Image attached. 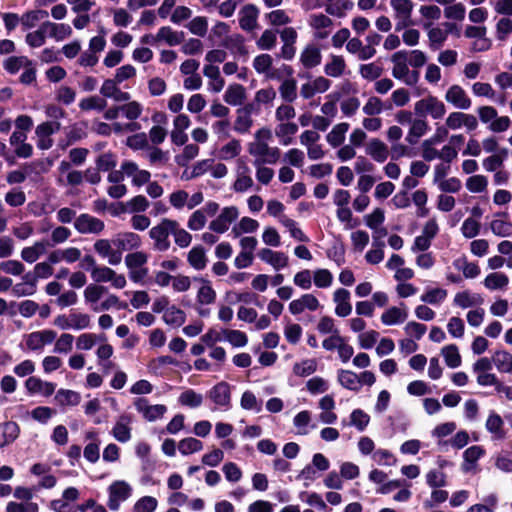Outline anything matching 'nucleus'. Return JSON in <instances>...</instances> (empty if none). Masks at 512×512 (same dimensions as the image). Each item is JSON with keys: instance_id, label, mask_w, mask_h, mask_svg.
Returning a JSON list of instances; mask_svg holds the SVG:
<instances>
[{"instance_id": "nucleus-27", "label": "nucleus", "mask_w": 512, "mask_h": 512, "mask_svg": "<svg viewBox=\"0 0 512 512\" xmlns=\"http://www.w3.org/2000/svg\"><path fill=\"white\" fill-rule=\"evenodd\" d=\"M200 283L197 291L196 300L200 305H210L216 300V291L213 289L211 282L204 278H194Z\"/></svg>"}, {"instance_id": "nucleus-61", "label": "nucleus", "mask_w": 512, "mask_h": 512, "mask_svg": "<svg viewBox=\"0 0 512 512\" xmlns=\"http://www.w3.org/2000/svg\"><path fill=\"white\" fill-rule=\"evenodd\" d=\"M382 73V66L375 62L362 64L359 67V74L363 79H366L368 81H374L378 79L382 75Z\"/></svg>"}, {"instance_id": "nucleus-35", "label": "nucleus", "mask_w": 512, "mask_h": 512, "mask_svg": "<svg viewBox=\"0 0 512 512\" xmlns=\"http://www.w3.org/2000/svg\"><path fill=\"white\" fill-rule=\"evenodd\" d=\"M273 59L269 54H261L254 58L253 67L259 74H264L268 79L278 78L275 70L272 69Z\"/></svg>"}, {"instance_id": "nucleus-45", "label": "nucleus", "mask_w": 512, "mask_h": 512, "mask_svg": "<svg viewBox=\"0 0 512 512\" xmlns=\"http://www.w3.org/2000/svg\"><path fill=\"white\" fill-rule=\"evenodd\" d=\"M46 252V244L43 241H36L32 246L24 247L21 250V258L27 263L36 262Z\"/></svg>"}, {"instance_id": "nucleus-26", "label": "nucleus", "mask_w": 512, "mask_h": 512, "mask_svg": "<svg viewBox=\"0 0 512 512\" xmlns=\"http://www.w3.org/2000/svg\"><path fill=\"white\" fill-rule=\"evenodd\" d=\"M333 301L336 304L335 313L339 317H347L352 312L350 304V292L344 288L335 290L333 294Z\"/></svg>"}, {"instance_id": "nucleus-47", "label": "nucleus", "mask_w": 512, "mask_h": 512, "mask_svg": "<svg viewBox=\"0 0 512 512\" xmlns=\"http://www.w3.org/2000/svg\"><path fill=\"white\" fill-rule=\"evenodd\" d=\"M241 151L242 146L240 140L233 138L220 147L218 150V157L221 160H231L238 157Z\"/></svg>"}, {"instance_id": "nucleus-48", "label": "nucleus", "mask_w": 512, "mask_h": 512, "mask_svg": "<svg viewBox=\"0 0 512 512\" xmlns=\"http://www.w3.org/2000/svg\"><path fill=\"white\" fill-rule=\"evenodd\" d=\"M55 401L62 407L77 406L81 401V396L74 390L59 389L56 392Z\"/></svg>"}, {"instance_id": "nucleus-11", "label": "nucleus", "mask_w": 512, "mask_h": 512, "mask_svg": "<svg viewBox=\"0 0 512 512\" xmlns=\"http://www.w3.org/2000/svg\"><path fill=\"white\" fill-rule=\"evenodd\" d=\"M445 100L459 110H468L472 106L471 98L464 88L458 84H453L447 89Z\"/></svg>"}, {"instance_id": "nucleus-42", "label": "nucleus", "mask_w": 512, "mask_h": 512, "mask_svg": "<svg viewBox=\"0 0 512 512\" xmlns=\"http://www.w3.org/2000/svg\"><path fill=\"white\" fill-rule=\"evenodd\" d=\"M159 42H164L169 46H176L183 42L184 34L180 31H175L169 26L161 27L157 32Z\"/></svg>"}, {"instance_id": "nucleus-24", "label": "nucleus", "mask_w": 512, "mask_h": 512, "mask_svg": "<svg viewBox=\"0 0 512 512\" xmlns=\"http://www.w3.org/2000/svg\"><path fill=\"white\" fill-rule=\"evenodd\" d=\"M365 152L374 161L383 163L389 156L388 146L378 138H372L366 144Z\"/></svg>"}, {"instance_id": "nucleus-28", "label": "nucleus", "mask_w": 512, "mask_h": 512, "mask_svg": "<svg viewBox=\"0 0 512 512\" xmlns=\"http://www.w3.org/2000/svg\"><path fill=\"white\" fill-rule=\"evenodd\" d=\"M20 434V427L14 421L0 423V448L12 444Z\"/></svg>"}, {"instance_id": "nucleus-17", "label": "nucleus", "mask_w": 512, "mask_h": 512, "mask_svg": "<svg viewBox=\"0 0 512 512\" xmlns=\"http://www.w3.org/2000/svg\"><path fill=\"white\" fill-rule=\"evenodd\" d=\"M24 386L30 395H41L43 397L51 396L56 389L53 382L42 380L39 377L30 376L24 382Z\"/></svg>"}, {"instance_id": "nucleus-30", "label": "nucleus", "mask_w": 512, "mask_h": 512, "mask_svg": "<svg viewBox=\"0 0 512 512\" xmlns=\"http://www.w3.org/2000/svg\"><path fill=\"white\" fill-rule=\"evenodd\" d=\"M322 55L320 49L314 45H307L300 54V62L305 69H311L321 63Z\"/></svg>"}, {"instance_id": "nucleus-36", "label": "nucleus", "mask_w": 512, "mask_h": 512, "mask_svg": "<svg viewBox=\"0 0 512 512\" xmlns=\"http://www.w3.org/2000/svg\"><path fill=\"white\" fill-rule=\"evenodd\" d=\"M346 67L345 59L342 56L332 54L324 65V72L329 77L339 78L345 73Z\"/></svg>"}, {"instance_id": "nucleus-63", "label": "nucleus", "mask_w": 512, "mask_h": 512, "mask_svg": "<svg viewBox=\"0 0 512 512\" xmlns=\"http://www.w3.org/2000/svg\"><path fill=\"white\" fill-rule=\"evenodd\" d=\"M178 449L182 455H189L201 451L203 443L196 438L188 437L178 443Z\"/></svg>"}, {"instance_id": "nucleus-9", "label": "nucleus", "mask_w": 512, "mask_h": 512, "mask_svg": "<svg viewBox=\"0 0 512 512\" xmlns=\"http://www.w3.org/2000/svg\"><path fill=\"white\" fill-rule=\"evenodd\" d=\"M61 129V123L58 121H46L39 124L35 129L37 138L36 145L40 150H48L53 146L51 136Z\"/></svg>"}, {"instance_id": "nucleus-56", "label": "nucleus", "mask_w": 512, "mask_h": 512, "mask_svg": "<svg viewBox=\"0 0 512 512\" xmlns=\"http://www.w3.org/2000/svg\"><path fill=\"white\" fill-rule=\"evenodd\" d=\"M105 340L104 335H96L94 333H83L76 340V347L79 350H91L97 342Z\"/></svg>"}, {"instance_id": "nucleus-59", "label": "nucleus", "mask_w": 512, "mask_h": 512, "mask_svg": "<svg viewBox=\"0 0 512 512\" xmlns=\"http://www.w3.org/2000/svg\"><path fill=\"white\" fill-rule=\"evenodd\" d=\"M143 112V105L138 101H126L125 104L121 105L122 115L129 121H135L138 119Z\"/></svg>"}, {"instance_id": "nucleus-55", "label": "nucleus", "mask_w": 512, "mask_h": 512, "mask_svg": "<svg viewBox=\"0 0 512 512\" xmlns=\"http://www.w3.org/2000/svg\"><path fill=\"white\" fill-rule=\"evenodd\" d=\"M35 166H36V163L33 162V163L25 164L23 166L22 170L10 171L6 176V181L9 184L23 183L26 180V178L32 174Z\"/></svg>"}, {"instance_id": "nucleus-40", "label": "nucleus", "mask_w": 512, "mask_h": 512, "mask_svg": "<svg viewBox=\"0 0 512 512\" xmlns=\"http://www.w3.org/2000/svg\"><path fill=\"white\" fill-rule=\"evenodd\" d=\"M349 128L350 125L346 122L334 125L331 131L326 135V141L334 148L339 147L345 141V136Z\"/></svg>"}, {"instance_id": "nucleus-10", "label": "nucleus", "mask_w": 512, "mask_h": 512, "mask_svg": "<svg viewBox=\"0 0 512 512\" xmlns=\"http://www.w3.org/2000/svg\"><path fill=\"white\" fill-rule=\"evenodd\" d=\"M239 217V210L236 206H228L221 210L218 217L209 224V229L215 233H225L231 223Z\"/></svg>"}, {"instance_id": "nucleus-2", "label": "nucleus", "mask_w": 512, "mask_h": 512, "mask_svg": "<svg viewBox=\"0 0 512 512\" xmlns=\"http://www.w3.org/2000/svg\"><path fill=\"white\" fill-rule=\"evenodd\" d=\"M392 76L406 85H415L419 81V72L410 70L406 50H399L391 56Z\"/></svg>"}, {"instance_id": "nucleus-37", "label": "nucleus", "mask_w": 512, "mask_h": 512, "mask_svg": "<svg viewBox=\"0 0 512 512\" xmlns=\"http://www.w3.org/2000/svg\"><path fill=\"white\" fill-rule=\"evenodd\" d=\"M223 98L231 106H240L246 98L245 88L241 84H231L227 87Z\"/></svg>"}, {"instance_id": "nucleus-14", "label": "nucleus", "mask_w": 512, "mask_h": 512, "mask_svg": "<svg viewBox=\"0 0 512 512\" xmlns=\"http://www.w3.org/2000/svg\"><path fill=\"white\" fill-rule=\"evenodd\" d=\"M132 422L133 416L131 414L122 413L117 417L111 433L118 442L126 443L131 439Z\"/></svg>"}, {"instance_id": "nucleus-13", "label": "nucleus", "mask_w": 512, "mask_h": 512, "mask_svg": "<svg viewBox=\"0 0 512 512\" xmlns=\"http://www.w3.org/2000/svg\"><path fill=\"white\" fill-rule=\"evenodd\" d=\"M104 222L89 214H81L74 220V228L81 234H99L104 230Z\"/></svg>"}, {"instance_id": "nucleus-49", "label": "nucleus", "mask_w": 512, "mask_h": 512, "mask_svg": "<svg viewBox=\"0 0 512 512\" xmlns=\"http://www.w3.org/2000/svg\"><path fill=\"white\" fill-rule=\"evenodd\" d=\"M107 107V101L101 96L93 95L80 100L79 108L82 111H104Z\"/></svg>"}, {"instance_id": "nucleus-38", "label": "nucleus", "mask_w": 512, "mask_h": 512, "mask_svg": "<svg viewBox=\"0 0 512 512\" xmlns=\"http://www.w3.org/2000/svg\"><path fill=\"white\" fill-rule=\"evenodd\" d=\"M337 381L345 389L359 392L360 384L358 374L352 370L340 369L337 371Z\"/></svg>"}, {"instance_id": "nucleus-8", "label": "nucleus", "mask_w": 512, "mask_h": 512, "mask_svg": "<svg viewBox=\"0 0 512 512\" xmlns=\"http://www.w3.org/2000/svg\"><path fill=\"white\" fill-rule=\"evenodd\" d=\"M235 181L232 189L237 193H244L251 189L254 181L251 176V169L244 158H238L235 165Z\"/></svg>"}, {"instance_id": "nucleus-60", "label": "nucleus", "mask_w": 512, "mask_h": 512, "mask_svg": "<svg viewBox=\"0 0 512 512\" xmlns=\"http://www.w3.org/2000/svg\"><path fill=\"white\" fill-rule=\"evenodd\" d=\"M465 186L471 193H482L487 190L488 179L481 174L473 175L466 180Z\"/></svg>"}, {"instance_id": "nucleus-51", "label": "nucleus", "mask_w": 512, "mask_h": 512, "mask_svg": "<svg viewBox=\"0 0 512 512\" xmlns=\"http://www.w3.org/2000/svg\"><path fill=\"white\" fill-rule=\"evenodd\" d=\"M267 164V161L253 160V166L256 170V179L263 185H268L274 177V170L267 167Z\"/></svg>"}, {"instance_id": "nucleus-54", "label": "nucleus", "mask_w": 512, "mask_h": 512, "mask_svg": "<svg viewBox=\"0 0 512 512\" xmlns=\"http://www.w3.org/2000/svg\"><path fill=\"white\" fill-rule=\"evenodd\" d=\"M279 222L289 231L291 237L294 239L307 242L309 241L308 237L303 233V231L297 226V222L286 215H280Z\"/></svg>"}, {"instance_id": "nucleus-7", "label": "nucleus", "mask_w": 512, "mask_h": 512, "mask_svg": "<svg viewBox=\"0 0 512 512\" xmlns=\"http://www.w3.org/2000/svg\"><path fill=\"white\" fill-rule=\"evenodd\" d=\"M91 277L96 284L109 282L115 289H123L127 285L126 277L123 274H118L107 266H95L92 268Z\"/></svg>"}, {"instance_id": "nucleus-46", "label": "nucleus", "mask_w": 512, "mask_h": 512, "mask_svg": "<svg viewBox=\"0 0 512 512\" xmlns=\"http://www.w3.org/2000/svg\"><path fill=\"white\" fill-rule=\"evenodd\" d=\"M484 286L489 290H503L509 284V278L502 272H493L486 276L483 282Z\"/></svg>"}, {"instance_id": "nucleus-62", "label": "nucleus", "mask_w": 512, "mask_h": 512, "mask_svg": "<svg viewBox=\"0 0 512 512\" xmlns=\"http://www.w3.org/2000/svg\"><path fill=\"white\" fill-rule=\"evenodd\" d=\"M279 93L284 101L293 102L297 98L296 81L294 79L284 80L279 87Z\"/></svg>"}, {"instance_id": "nucleus-22", "label": "nucleus", "mask_w": 512, "mask_h": 512, "mask_svg": "<svg viewBox=\"0 0 512 512\" xmlns=\"http://www.w3.org/2000/svg\"><path fill=\"white\" fill-rule=\"evenodd\" d=\"M113 244L122 253V251L138 249L142 245V241L141 237L134 232H123L117 234Z\"/></svg>"}, {"instance_id": "nucleus-25", "label": "nucleus", "mask_w": 512, "mask_h": 512, "mask_svg": "<svg viewBox=\"0 0 512 512\" xmlns=\"http://www.w3.org/2000/svg\"><path fill=\"white\" fill-rule=\"evenodd\" d=\"M108 292L107 287L96 283L89 284L85 287L83 297L85 303L94 312V308L101 303L100 300Z\"/></svg>"}, {"instance_id": "nucleus-41", "label": "nucleus", "mask_w": 512, "mask_h": 512, "mask_svg": "<svg viewBox=\"0 0 512 512\" xmlns=\"http://www.w3.org/2000/svg\"><path fill=\"white\" fill-rule=\"evenodd\" d=\"M492 361L500 373L512 374V354L506 350H497L492 355Z\"/></svg>"}, {"instance_id": "nucleus-34", "label": "nucleus", "mask_w": 512, "mask_h": 512, "mask_svg": "<svg viewBox=\"0 0 512 512\" xmlns=\"http://www.w3.org/2000/svg\"><path fill=\"white\" fill-rule=\"evenodd\" d=\"M408 317V311L404 304L401 307H390L381 315V321L385 325H395L404 322Z\"/></svg>"}, {"instance_id": "nucleus-50", "label": "nucleus", "mask_w": 512, "mask_h": 512, "mask_svg": "<svg viewBox=\"0 0 512 512\" xmlns=\"http://www.w3.org/2000/svg\"><path fill=\"white\" fill-rule=\"evenodd\" d=\"M441 354L444 357L445 364L449 368H457L461 365L462 359L459 353V349L455 344L444 346L441 349Z\"/></svg>"}, {"instance_id": "nucleus-58", "label": "nucleus", "mask_w": 512, "mask_h": 512, "mask_svg": "<svg viewBox=\"0 0 512 512\" xmlns=\"http://www.w3.org/2000/svg\"><path fill=\"white\" fill-rule=\"evenodd\" d=\"M178 401L183 406L197 408L202 405L203 396L193 389H187L180 394Z\"/></svg>"}, {"instance_id": "nucleus-12", "label": "nucleus", "mask_w": 512, "mask_h": 512, "mask_svg": "<svg viewBox=\"0 0 512 512\" xmlns=\"http://www.w3.org/2000/svg\"><path fill=\"white\" fill-rule=\"evenodd\" d=\"M136 410L149 422L163 418L167 407L163 404L150 405L146 398H137L134 401Z\"/></svg>"}, {"instance_id": "nucleus-53", "label": "nucleus", "mask_w": 512, "mask_h": 512, "mask_svg": "<svg viewBox=\"0 0 512 512\" xmlns=\"http://www.w3.org/2000/svg\"><path fill=\"white\" fill-rule=\"evenodd\" d=\"M394 18H411L414 4L411 0H391Z\"/></svg>"}, {"instance_id": "nucleus-21", "label": "nucleus", "mask_w": 512, "mask_h": 512, "mask_svg": "<svg viewBox=\"0 0 512 512\" xmlns=\"http://www.w3.org/2000/svg\"><path fill=\"white\" fill-rule=\"evenodd\" d=\"M318 6L324 7L327 14L344 18L347 11L354 6L351 0H317Z\"/></svg>"}, {"instance_id": "nucleus-16", "label": "nucleus", "mask_w": 512, "mask_h": 512, "mask_svg": "<svg viewBox=\"0 0 512 512\" xmlns=\"http://www.w3.org/2000/svg\"><path fill=\"white\" fill-rule=\"evenodd\" d=\"M257 256L261 261L272 266L276 271L286 268L289 263V258L284 252L274 251L270 248L259 250Z\"/></svg>"}, {"instance_id": "nucleus-31", "label": "nucleus", "mask_w": 512, "mask_h": 512, "mask_svg": "<svg viewBox=\"0 0 512 512\" xmlns=\"http://www.w3.org/2000/svg\"><path fill=\"white\" fill-rule=\"evenodd\" d=\"M275 135L279 138L280 143L288 146L292 143V136L298 132V125L291 121L279 122L275 127Z\"/></svg>"}, {"instance_id": "nucleus-5", "label": "nucleus", "mask_w": 512, "mask_h": 512, "mask_svg": "<svg viewBox=\"0 0 512 512\" xmlns=\"http://www.w3.org/2000/svg\"><path fill=\"white\" fill-rule=\"evenodd\" d=\"M107 506L112 511H117L122 502L129 499L132 495L131 485L124 480H116L112 482L108 489Z\"/></svg>"}, {"instance_id": "nucleus-39", "label": "nucleus", "mask_w": 512, "mask_h": 512, "mask_svg": "<svg viewBox=\"0 0 512 512\" xmlns=\"http://www.w3.org/2000/svg\"><path fill=\"white\" fill-rule=\"evenodd\" d=\"M424 28L427 30L430 48L437 50L442 47L448 38V31L439 27H431L430 23H425Z\"/></svg>"}, {"instance_id": "nucleus-33", "label": "nucleus", "mask_w": 512, "mask_h": 512, "mask_svg": "<svg viewBox=\"0 0 512 512\" xmlns=\"http://www.w3.org/2000/svg\"><path fill=\"white\" fill-rule=\"evenodd\" d=\"M203 74L209 79L208 89L214 93H219L225 85L224 79L220 75V70L217 66L207 64L203 68Z\"/></svg>"}, {"instance_id": "nucleus-64", "label": "nucleus", "mask_w": 512, "mask_h": 512, "mask_svg": "<svg viewBox=\"0 0 512 512\" xmlns=\"http://www.w3.org/2000/svg\"><path fill=\"white\" fill-rule=\"evenodd\" d=\"M39 505L36 502H16L7 503L5 512H39Z\"/></svg>"}, {"instance_id": "nucleus-44", "label": "nucleus", "mask_w": 512, "mask_h": 512, "mask_svg": "<svg viewBox=\"0 0 512 512\" xmlns=\"http://www.w3.org/2000/svg\"><path fill=\"white\" fill-rule=\"evenodd\" d=\"M483 298L479 294L471 293L469 291L458 292L453 300L454 305L466 309L476 305H480Z\"/></svg>"}, {"instance_id": "nucleus-52", "label": "nucleus", "mask_w": 512, "mask_h": 512, "mask_svg": "<svg viewBox=\"0 0 512 512\" xmlns=\"http://www.w3.org/2000/svg\"><path fill=\"white\" fill-rule=\"evenodd\" d=\"M54 275V268L46 261L37 263L32 272L26 273L27 279H32L36 284L40 279H47Z\"/></svg>"}, {"instance_id": "nucleus-3", "label": "nucleus", "mask_w": 512, "mask_h": 512, "mask_svg": "<svg viewBox=\"0 0 512 512\" xmlns=\"http://www.w3.org/2000/svg\"><path fill=\"white\" fill-rule=\"evenodd\" d=\"M175 220L164 218L149 230V237L153 241V249L165 252L171 247L169 235H172Z\"/></svg>"}, {"instance_id": "nucleus-6", "label": "nucleus", "mask_w": 512, "mask_h": 512, "mask_svg": "<svg viewBox=\"0 0 512 512\" xmlns=\"http://www.w3.org/2000/svg\"><path fill=\"white\" fill-rule=\"evenodd\" d=\"M414 111L421 116L430 115L433 119H441L446 113V107L436 96L428 95L415 103Z\"/></svg>"}, {"instance_id": "nucleus-20", "label": "nucleus", "mask_w": 512, "mask_h": 512, "mask_svg": "<svg viewBox=\"0 0 512 512\" xmlns=\"http://www.w3.org/2000/svg\"><path fill=\"white\" fill-rule=\"evenodd\" d=\"M113 245L108 239H99L93 247L102 258L107 259L110 265L116 266L122 261V253L118 249H114Z\"/></svg>"}, {"instance_id": "nucleus-23", "label": "nucleus", "mask_w": 512, "mask_h": 512, "mask_svg": "<svg viewBox=\"0 0 512 512\" xmlns=\"http://www.w3.org/2000/svg\"><path fill=\"white\" fill-rule=\"evenodd\" d=\"M485 428L491 434L492 440H504L506 438L504 421L495 411L489 413L485 422Z\"/></svg>"}, {"instance_id": "nucleus-43", "label": "nucleus", "mask_w": 512, "mask_h": 512, "mask_svg": "<svg viewBox=\"0 0 512 512\" xmlns=\"http://www.w3.org/2000/svg\"><path fill=\"white\" fill-rule=\"evenodd\" d=\"M189 265L195 270H203L207 266V256L202 246H194L187 255Z\"/></svg>"}, {"instance_id": "nucleus-15", "label": "nucleus", "mask_w": 512, "mask_h": 512, "mask_svg": "<svg viewBox=\"0 0 512 512\" xmlns=\"http://www.w3.org/2000/svg\"><path fill=\"white\" fill-rule=\"evenodd\" d=\"M259 9L254 4L244 5L238 12L239 26L242 30L250 32L257 28Z\"/></svg>"}, {"instance_id": "nucleus-18", "label": "nucleus", "mask_w": 512, "mask_h": 512, "mask_svg": "<svg viewBox=\"0 0 512 512\" xmlns=\"http://www.w3.org/2000/svg\"><path fill=\"white\" fill-rule=\"evenodd\" d=\"M120 83L116 82L113 78H109L103 81L100 87V94L105 98L114 100L115 102H126L131 99V94L126 91H122L119 87Z\"/></svg>"}, {"instance_id": "nucleus-57", "label": "nucleus", "mask_w": 512, "mask_h": 512, "mask_svg": "<svg viewBox=\"0 0 512 512\" xmlns=\"http://www.w3.org/2000/svg\"><path fill=\"white\" fill-rule=\"evenodd\" d=\"M185 319V312L176 306L168 307L163 314V320L168 325L180 326Z\"/></svg>"}, {"instance_id": "nucleus-32", "label": "nucleus", "mask_w": 512, "mask_h": 512, "mask_svg": "<svg viewBox=\"0 0 512 512\" xmlns=\"http://www.w3.org/2000/svg\"><path fill=\"white\" fill-rule=\"evenodd\" d=\"M428 122L423 118H414L406 135V141L415 145L429 131Z\"/></svg>"}, {"instance_id": "nucleus-4", "label": "nucleus", "mask_w": 512, "mask_h": 512, "mask_svg": "<svg viewBox=\"0 0 512 512\" xmlns=\"http://www.w3.org/2000/svg\"><path fill=\"white\" fill-rule=\"evenodd\" d=\"M56 337L57 333L52 329L34 331L23 336V345L28 351L41 353L46 345L56 340Z\"/></svg>"}, {"instance_id": "nucleus-29", "label": "nucleus", "mask_w": 512, "mask_h": 512, "mask_svg": "<svg viewBox=\"0 0 512 512\" xmlns=\"http://www.w3.org/2000/svg\"><path fill=\"white\" fill-rule=\"evenodd\" d=\"M43 25L47 37L53 38L56 41H62L72 34V28L69 24L45 21Z\"/></svg>"}, {"instance_id": "nucleus-19", "label": "nucleus", "mask_w": 512, "mask_h": 512, "mask_svg": "<svg viewBox=\"0 0 512 512\" xmlns=\"http://www.w3.org/2000/svg\"><path fill=\"white\" fill-rule=\"evenodd\" d=\"M208 397L217 406L228 409L231 405L230 384L225 381L217 383L209 390Z\"/></svg>"}, {"instance_id": "nucleus-1", "label": "nucleus", "mask_w": 512, "mask_h": 512, "mask_svg": "<svg viewBox=\"0 0 512 512\" xmlns=\"http://www.w3.org/2000/svg\"><path fill=\"white\" fill-rule=\"evenodd\" d=\"M272 138V132L267 127L258 129L253 136V140L247 144V151L253 160L267 161L268 164H276L280 158V149L270 147L269 141Z\"/></svg>"}]
</instances>
